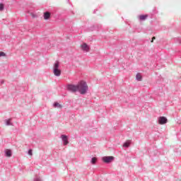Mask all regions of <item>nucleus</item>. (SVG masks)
<instances>
[{
	"instance_id": "f257e3e1",
	"label": "nucleus",
	"mask_w": 181,
	"mask_h": 181,
	"mask_svg": "<svg viewBox=\"0 0 181 181\" xmlns=\"http://www.w3.org/2000/svg\"><path fill=\"white\" fill-rule=\"evenodd\" d=\"M87 90H88L87 83L85 81H81L78 84V91H79L81 94H86V93H87Z\"/></svg>"
},
{
	"instance_id": "f03ea898",
	"label": "nucleus",
	"mask_w": 181,
	"mask_h": 181,
	"mask_svg": "<svg viewBox=\"0 0 181 181\" xmlns=\"http://www.w3.org/2000/svg\"><path fill=\"white\" fill-rule=\"evenodd\" d=\"M54 74L57 77L62 74V71L59 69V62H56L54 65Z\"/></svg>"
},
{
	"instance_id": "7ed1b4c3",
	"label": "nucleus",
	"mask_w": 181,
	"mask_h": 181,
	"mask_svg": "<svg viewBox=\"0 0 181 181\" xmlns=\"http://www.w3.org/2000/svg\"><path fill=\"white\" fill-rule=\"evenodd\" d=\"M68 90L72 93H76V91H78V85H69Z\"/></svg>"
},
{
	"instance_id": "20e7f679",
	"label": "nucleus",
	"mask_w": 181,
	"mask_h": 181,
	"mask_svg": "<svg viewBox=\"0 0 181 181\" xmlns=\"http://www.w3.org/2000/svg\"><path fill=\"white\" fill-rule=\"evenodd\" d=\"M159 124L160 125H165V124H168V118H166L165 117H160Z\"/></svg>"
},
{
	"instance_id": "39448f33",
	"label": "nucleus",
	"mask_w": 181,
	"mask_h": 181,
	"mask_svg": "<svg viewBox=\"0 0 181 181\" xmlns=\"http://www.w3.org/2000/svg\"><path fill=\"white\" fill-rule=\"evenodd\" d=\"M103 161L105 162V163H110V162H111L112 160H114V157L113 156H106V157H103Z\"/></svg>"
},
{
	"instance_id": "423d86ee",
	"label": "nucleus",
	"mask_w": 181,
	"mask_h": 181,
	"mask_svg": "<svg viewBox=\"0 0 181 181\" xmlns=\"http://www.w3.org/2000/svg\"><path fill=\"white\" fill-rule=\"evenodd\" d=\"M81 49H82L84 52L90 51V47H88L86 43H83L81 45Z\"/></svg>"
},
{
	"instance_id": "0eeeda50",
	"label": "nucleus",
	"mask_w": 181,
	"mask_h": 181,
	"mask_svg": "<svg viewBox=\"0 0 181 181\" xmlns=\"http://www.w3.org/2000/svg\"><path fill=\"white\" fill-rule=\"evenodd\" d=\"M61 138H62V141H64V145H67V144H69V140L67 139V136L62 135Z\"/></svg>"
},
{
	"instance_id": "6e6552de",
	"label": "nucleus",
	"mask_w": 181,
	"mask_h": 181,
	"mask_svg": "<svg viewBox=\"0 0 181 181\" xmlns=\"http://www.w3.org/2000/svg\"><path fill=\"white\" fill-rule=\"evenodd\" d=\"M49 18H50V13L49 12L44 13V19L45 21H47V19H49Z\"/></svg>"
},
{
	"instance_id": "1a4fd4ad",
	"label": "nucleus",
	"mask_w": 181,
	"mask_h": 181,
	"mask_svg": "<svg viewBox=\"0 0 181 181\" xmlns=\"http://www.w3.org/2000/svg\"><path fill=\"white\" fill-rule=\"evenodd\" d=\"M139 18L140 21H145L148 18V15H140Z\"/></svg>"
},
{
	"instance_id": "9d476101",
	"label": "nucleus",
	"mask_w": 181,
	"mask_h": 181,
	"mask_svg": "<svg viewBox=\"0 0 181 181\" xmlns=\"http://www.w3.org/2000/svg\"><path fill=\"white\" fill-rule=\"evenodd\" d=\"M129 145H131V141H127L123 144V146L124 148H128Z\"/></svg>"
},
{
	"instance_id": "9b49d317",
	"label": "nucleus",
	"mask_w": 181,
	"mask_h": 181,
	"mask_svg": "<svg viewBox=\"0 0 181 181\" xmlns=\"http://www.w3.org/2000/svg\"><path fill=\"white\" fill-rule=\"evenodd\" d=\"M6 156H8V158H11V156H12V151L11 150H7L6 151Z\"/></svg>"
},
{
	"instance_id": "f8f14e48",
	"label": "nucleus",
	"mask_w": 181,
	"mask_h": 181,
	"mask_svg": "<svg viewBox=\"0 0 181 181\" xmlns=\"http://www.w3.org/2000/svg\"><path fill=\"white\" fill-rule=\"evenodd\" d=\"M136 80H138L139 81H141L142 80V76H141L140 74H137L136 76Z\"/></svg>"
},
{
	"instance_id": "ddd939ff",
	"label": "nucleus",
	"mask_w": 181,
	"mask_h": 181,
	"mask_svg": "<svg viewBox=\"0 0 181 181\" xmlns=\"http://www.w3.org/2000/svg\"><path fill=\"white\" fill-rule=\"evenodd\" d=\"M54 107L55 108H62V105H60V104H59V103H55L54 104Z\"/></svg>"
},
{
	"instance_id": "4468645a",
	"label": "nucleus",
	"mask_w": 181,
	"mask_h": 181,
	"mask_svg": "<svg viewBox=\"0 0 181 181\" xmlns=\"http://www.w3.org/2000/svg\"><path fill=\"white\" fill-rule=\"evenodd\" d=\"M5 122H6V124L8 125H8H12V123H11V119H6Z\"/></svg>"
},
{
	"instance_id": "2eb2a0df",
	"label": "nucleus",
	"mask_w": 181,
	"mask_h": 181,
	"mask_svg": "<svg viewBox=\"0 0 181 181\" xmlns=\"http://www.w3.org/2000/svg\"><path fill=\"white\" fill-rule=\"evenodd\" d=\"M97 162V158H95V157H93V158H92V160H91V163L93 164V165H95V163Z\"/></svg>"
},
{
	"instance_id": "dca6fc26",
	"label": "nucleus",
	"mask_w": 181,
	"mask_h": 181,
	"mask_svg": "<svg viewBox=\"0 0 181 181\" xmlns=\"http://www.w3.org/2000/svg\"><path fill=\"white\" fill-rule=\"evenodd\" d=\"M6 56V54L4 52H0V57H5Z\"/></svg>"
},
{
	"instance_id": "f3484780",
	"label": "nucleus",
	"mask_w": 181,
	"mask_h": 181,
	"mask_svg": "<svg viewBox=\"0 0 181 181\" xmlns=\"http://www.w3.org/2000/svg\"><path fill=\"white\" fill-rule=\"evenodd\" d=\"M4 9V4H0V11H2Z\"/></svg>"
},
{
	"instance_id": "a211bd4d",
	"label": "nucleus",
	"mask_w": 181,
	"mask_h": 181,
	"mask_svg": "<svg viewBox=\"0 0 181 181\" xmlns=\"http://www.w3.org/2000/svg\"><path fill=\"white\" fill-rule=\"evenodd\" d=\"M156 39V37H152V40H151V43H153V41H154Z\"/></svg>"
},
{
	"instance_id": "6ab92c4d",
	"label": "nucleus",
	"mask_w": 181,
	"mask_h": 181,
	"mask_svg": "<svg viewBox=\"0 0 181 181\" xmlns=\"http://www.w3.org/2000/svg\"><path fill=\"white\" fill-rule=\"evenodd\" d=\"M28 155H30V156H32V155H33L32 150L28 151Z\"/></svg>"
},
{
	"instance_id": "aec40b11",
	"label": "nucleus",
	"mask_w": 181,
	"mask_h": 181,
	"mask_svg": "<svg viewBox=\"0 0 181 181\" xmlns=\"http://www.w3.org/2000/svg\"><path fill=\"white\" fill-rule=\"evenodd\" d=\"M162 129H163L165 131V127H163Z\"/></svg>"
},
{
	"instance_id": "412c9836",
	"label": "nucleus",
	"mask_w": 181,
	"mask_h": 181,
	"mask_svg": "<svg viewBox=\"0 0 181 181\" xmlns=\"http://www.w3.org/2000/svg\"><path fill=\"white\" fill-rule=\"evenodd\" d=\"M35 181H40V180H35Z\"/></svg>"
}]
</instances>
